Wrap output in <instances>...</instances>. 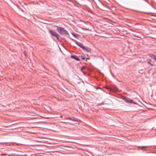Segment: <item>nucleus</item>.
<instances>
[{"label": "nucleus", "mask_w": 156, "mask_h": 156, "mask_svg": "<svg viewBox=\"0 0 156 156\" xmlns=\"http://www.w3.org/2000/svg\"><path fill=\"white\" fill-rule=\"evenodd\" d=\"M72 40L75 42L76 44H77L78 46H79V47H80V48H81L83 49H84L85 51L88 52H89L90 51L91 49L90 48H86L82 44H81V43L77 42L74 39H72Z\"/></svg>", "instance_id": "f257e3e1"}, {"label": "nucleus", "mask_w": 156, "mask_h": 156, "mask_svg": "<svg viewBox=\"0 0 156 156\" xmlns=\"http://www.w3.org/2000/svg\"><path fill=\"white\" fill-rule=\"evenodd\" d=\"M72 40L75 42L76 44H77L78 46H79V47H80V48H81L83 49H84L85 51L88 52H89L90 51L91 49L90 48H86L82 44H81V43L77 42L74 39H72Z\"/></svg>", "instance_id": "f03ea898"}, {"label": "nucleus", "mask_w": 156, "mask_h": 156, "mask_svg": "<svg viewBox=\"0 0 156 156\" xmlns=\"http://www.w3.org/2000/svg\"><path fill=\"white\" fill-rule=\"evenodd\" d=\"M57 30L58 32L61 34H68V32L63 28L57 27Z\"/></svg>", "instance_id": "7ed1b4c3"}, {"label": "nucleus", "mask_w": 156, "mask_h": 156, "mask_svg": "<svg viewBox=\"0 0 156 156\" xmlns=\"http://www.w3.org/2000/svg\"><path fill=\"white\" fill-rule=\"evenodd\" d=\"M123 99L126 103H133L134 104H136V102H133V100L129 98H124Z\"/></svg>", "instance_id": "20e7f679"}, {"label": "nucleus", "mask_w": 156, "mask_h": 156, "mask_svg": "<svg viewBox=\"0 0 156 156\" xmlns=\"http://www.w3.org/2000/svg\"><path fill=\"white\" fill-rule=\"evenodd\" d=\"M49 32L52 35L56 37L57 39H58L59 36L56 32L51 30H50Z\"/></svg>", "instance_id": "39448f33"}, {"label": "nucleus", "mask_w": 156, "mask_h": 156, "mask_svg": "<svg viewBox=\"0 0 156 156\" xmlns=\"http://www.w3.org/2000/svg\"><path fill=\"white\" fill-rule=\"evenodd\" d=\"M71 58L75 59V60L78 61H79L80 60V59L78 58L76 56L72 55L71 56Z\"/></svg>", "instance_id": "423d86ee"}, {"label": "nucleus", "mask_w": 156, "mask_h": 156, "mask_svg": "<svg viewBox=\"0 0 156 156\" xmlns=\"http://www.w3.org/2000/svg\"><path fill=\"white\" fill-rule=\"evenodd\" d=\"M66 119H70V120H73V121H77V120H74V119H72L71 118H66Z\"/></svg>", "instance_id": "0eeeda50"}, {"label": "nucleus", "mask_w": 156, "mask_h": 156, "mask_svg": "<svg viewBox=\"0 0 156 156\" xmlns=\"http://www.w3.org/2000/svg\"><path fill=\"white\" fill-rule=\"evenodd\" d=\"M72 34L73 36L76 38H77V37L78 36V35L72 33Z\"/></svg>", "instance_id": "6e6552de"}, {"label": "nucleus", "mask_w": 156, "mask_h": 156, "mask_svg": "<svg viewBox=\"0 0 156 156\" xmlns=\"http://www.w3.org/2000/svg\"><path fill=\"white\" fill-rule=\"evenodd\" d=\"M152 58L156 60V56H154V55H153V57H152Z\"/></svg>", "instance_id": "1a4fd4ad"}, {"label": "nucleus", "mask_w": 156, "mask_h": 156, "mask_svg": "<svg viewBox=\"0 0 156 156\" xmlns=\"http://www.w3.org/2000/svg\"><path fill=\"white\" fill-rule=\"evenodd\" d=\"M140 147L142 148H147V146H142Z\"/></svg>", "instance_id": "9d476101"}, {"label": "nucleus", "mask_w": 156, "mask_h": 156, "mask_svg": "<svg viewBox=\"0 0 156 156\" xmlns=\"http://www.w3.org/2000/svg\"><path fill=\"white\" fill-rule=\"evenodd\" d=\"M147 63H148V64H150V65H151V66H153V65H152V64H151V62H147Z\"/></svg>", "instance_id": "9b49d317"}, {"label": "nucleus", "mask_w": 156, "mask_h": 156, "mask_svg": "<svg viewBox=\"0 0 156 156\" xmlns=\"http://www.w3.org/2000/svg\"><path fill=\"white\" fill-rule=\"evenodd\" d=\"M83 59H85V58L84 57H83V56H82L81 57Z\"/></svg>", "instance_id": "f8f14e48"}, {"label": "nucleus", "mask_w": 156, "mask_h": 156, "mask_svg": "<svg viewBox=\"0 0 156 156\" xmlns=\"http://www.w3.org/2000/svg\"><path fill=\"white\" fill-rule=\"evenodd\" d=\"M110 90H112V88H110Z\"/></svg>", "instance_id": "ddd939ff"}, {"label": "nucleus", "mask_w": 156, "mask_h": 156, "mask_svg": "<svg viewBox=\"0 0 156 156\" xmlns=\"http://www.w3.org/2000/svg\"><path fill=\"white\" fill-rule=\"evenodd\" d=\"M106 88H107V89H109V88H108V87H106Z\"/></svg>", "instance_id": "4468645a"}]
</instances>
